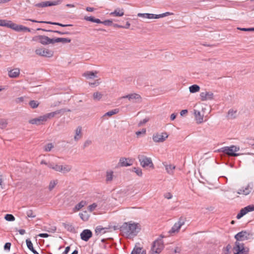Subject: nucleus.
Segmentation results:
<instances>
[{
	"label": "nucleus",
	"mask_w": 254,
	"mask_h": 254,
	"mask_svg": "<svg viewBox=\"0 0 254 254\" xmlns=\"http://www.w3.org/2000/svg\"><path fill=\"white\" fill-rule=\"evenodd\" d=\"M140 230L141 225L139 223L131 221L125 222L120 227L123 236L128 238L136 236Z\"/></svg>",
	"instance_id": "f257e3e1"
},
{
	"label": "nucleus",
	"mask_w": 254,
	"mask_h": 254,
	"mask_svg": "<svg viewBox=\"0 0 254 254\" xmlns=\"http://www.w3.org/2000/svg\"><path fill=\"white\" fill-rule=\"evenodd\" d=\"M250 233L246 231H242L235 236L237 241L235 242V246L234 250L235 251L234 254H248V249L247 250L244 247L243 243H240L238 241L247 240L249 238Z\"/></svg>",
	"instance_id": "f03ea898"
},
{
	"label": "nucleus",
	"mask_w": 254,
	"mask_h": 254,
	"mask_svg": "<svg viewBox=\"0 0 254 254\" xmlns=\"http://www.w3.org/2000/svg\"><path fill=\"white\" fill-rule=\"evenodd\" d=\"M240 150L239 146H237L232 145L230 146H225L222 147L217 150L218 152H223L225 154H226L229 156H238L239 155V153H237L236 152Z\"/></svg>",
	"instance_id": "7ed1b4c3"
},
{
	"label": "nucleus",
	"mask_w": 254,
	"mask_h": 254,
	"mask_svg": "<svg viewBox=\"0 0 254 254\" xmlns=\"http://www.w3.org/2000/svg\"><path fill=\"white\" fill-rule=\"evenodd\" d=\"M137 158L142 167L144 168L147 167L152 169L154 168V166L151 158L147 157L143 155H138Z\"/></svg>",
	"instance_id": "20e7f679"
},
{
	"label": "nucleus",
	"mask_w": 254,
	"mask_h": 254,
	"mask_svg": "<svg viewBox=\"0 0 254 254\" xmlns=\"http://www.w3.org/2000/svg\"><path fill=\"white\" fill-rule=\"evenodd\" d=\"M164 248L163 242L161 240H157L154 242L151 247V251L155 252V254H159Z\"/></svg>",
	"instance_id": "39448f33"
},
{
	"label": "nucleus",
	"mask_w": 254,
	"mask_h": 254,
	"mask_svg": "<svg viewBox=\"0 0 254 254\" xmlns=\"http://www.w3.org/2000/svg\"><path fill=\"white\" fill-rule=\"evenodd\" d=\"M35 53L38 56L48 58L53 57L54 54L52 51L42 48L36 49Z\"/></svg>",
	"instance_id": "423d86ee"
},
{
	"label": "nucleus",
	"mask_w": 254,
	"mask_h": 254,
	"mask_svg": "<svg viewBox=\"0 0 254 254\" xmlns=\"http://www.w3.org/2000/svg\"><path fill=\"white\" fill-rule=\"evenodd\" d=\"M186 221V218L184 217H181L179 221L175 223L174 226L172 227L171 230L170 231V233H175L178 232L182 226L184 225L185 222Z\"/></svg>",
	"instance_id": "0eeeda50"
},
{
	"label": "nucleus",
	"mask_w": 254,
	"mask_h": 254,
	"mask_svg": "<svg viewBox=\"0 0 254 254\" xmlns=\"http://www.w3.org/2000/svg\"><path fill=\"white\" fill-rule=\"evenodd\" d=\"M254 211V204L249 205L242 208L237 215V218L239 219L249 212Z\"/></svg>",
	"instance_id": "6e6552de"
},
{
	"label": "nucleus",
	"mask_w": 254,
	"mask_h": 254,
	"mask_svg": "<svg viewBox=\"0 0 254 254\" xmlns=\"http://www.w3.org/2000/svg\"><path fill=\"white\" fill-rule=\"evenodd\" d=\"M168 137V135L166 132H162V133H156L153 135L152 139L155 142H162Z\"/></svg>",
	"instance_id": "1a4fd4ad"
},
{
	"label": "nucleus",
	"mask_w": 254,
	"mask_h": 254,
	"mask_svg": "<svg viewBox=\"0 0 254 254\" xmlns=\"http://www.w3.org/2000/svg\"><path fill=\"white\" fill-rule=\"evenodd\" d=\"M254 188L253 183H249L246 187H243L241 189H239L238 191V194H242L244 195H248L253 190Z\"/></svg>",
	"instance_id": "9d476101"
},
{
	"label": "nucleus",
	"mask_w": 254,
	"mask_h": 254,
	"mask_svg": "<svg viewBox=\"0 0 254 254\" xmlns=\"http://www.w3.org/2000/svg\"><path fill=\"white\" fill-rule=\"evenodd\" d=\"M65 112H70V110L69 109H66L65 108L61 109L60 110H58L56 111L47 114L45 115V116L46 117V119L47 120L48 119L54 117L58 115H63Z\"/></svg>",
	"instance_id": "9b49d317"
},
{
	"label": "nucleus",
	"mask_w": 254,
	"mask_h": 254,
	"mask_svg": "<svg viewBox=\"0 0 254 254\" xmlns=\"http://www.w3.org/2000/svg\"><path fill=\"white\" fill-rule=\"evenodd\" d=\"M26 20L30 21L33 22H36V23H46V24H49L52 25H58L61 27H67V26H72V24H63L59 22H51V21H37L36 20L32 19H26Z\"/></svg>",
	"instance_id": "f8f14e48"
},
{
	"label": "nucleus",
	"mask_w": 254,
	"mask_h": 254,
	"mask_svg": "<svg viewBox=\"0 0 254 254\" xmlns=\"http://www.w3.org/2000/svg\"><path fill=\"white\" fill-rule=\"evenodd\" d=\"M122 98H127L129 101H132L134 103H140L141 102L140 95L136 93L128 94L123 96Z\"/></svg>",
	"instance_id": "ddd939ff"
},
{
	"label": "nucleus",
	"mask_w": 254,
	"mask_h": 254,
	"mask_svg": "<svg viewBox=\"0 0 254 254\" xmlns=\"http://www.w3.org/2000/svg\"><path fill=\"white\" fill-rule=\"evenodd\" d=\"M47 120L45 115L41 116L37 118L33 119L29 121V123L32 125H36L37 126L43 125L44 123L46 122Z\"/></svg>",
	"instance_id": "4468645a"
},
{
	"label": "nucleus",
	"mask_w": 254,
	"mask_h": 254,
	"mask_svg": "<svg viewBox=\"0 0 254 254\" xmlns=\"http://www.w3.org/2000/svg\"><path fill=\"white\" fill-rule=\"evenodd\" d=\"M200 99L202 101L213 99L214 95L211 92H202L200 94Z\"/></svg>",
	"instance_id": "2eb2a0df"
},
{
	"label": "nucleus",
	"mask_w": 254,
	"mask_h": 254,
	"mask_svg": "<svg viewBox=\"0 0 254 254\" xmlns=\"http://www.w3.org/2000/svg\"><path fill=\"white\" fill-rule=\"evenodd\" d=\"M92 236V232L89 229L84 230L80 234L81 239L84 241H88Z\"/></svg>",
	"instance_id": "dca6fc26"
},
{
	"label": "nucleus",
	"mask_w": 254,
	"mask_h": 254,
	"mask_svg": "<svg viewBox=\"0 0 254 254\" xmlns=\"http://www.w3.org/2000/svg\"><path fill=\"white\" fill-rule=\"evenodd\" d=\"M119 164L122 167L129 166L132 164V161L129 158L122 157L120 159Z\"/></svg>",
	"instance_id": "f3484780"
},
{
	"label": "nucleus",
	"mask_w": 254,
	"mask_h": 254,
	"mask_svg": "<svg viewBox=\"0 0 254 254\" xmlns=\"http://www.w3.org/2000/svg\"><path fill=\"white\" fill-rule=\"evenodd\" d=\"M193 112L197 123H202L203 122V115H201L200 112L196 110H194Z\"/></svg>",
	"instance_id": "a211bd4d"
},
{
	"label": "nucleus",
	"mask_w": 254,
	"mask_h": 254,
	"mask_svg": "<svg viewBox=\"0 0 254 254\" xmlns=\"http://www.w3.org/2000/svg\"><path fill=\"white\" fill-rule=\"evenodd\" d=\"M237 110H234L231 109L229 110L227 118L229 120H233L237 118Z\"/></svg>",
	"instance_id": "6ab92c4d"
},
{
	"label": "nucleus",
	"mask_w": 254,
	"mask_h": 254,
	"mask_svg": "<svg viewBox=\"0 0 254 254\" xmlns=\"http://www.w3.org/2000/svg\"><path fill=\"white\" fill-rule=\"evenodd\" d=\"M97 72L95 71H86L83 74V76L87 79H94L97 77Z\"/></svg>",
	"instance_id": "aec40b11"
},
{
	"label": "nucleus",
	"mask_w": 254,
	"mask_h": 254,
	"mask_svg": "<svg viewBox=\"0 0 254 254\" xmlns=\"http://www.w3.org/2000/svg\"><path fill=\"white\" fill-rule=\"evenodd\" d=\"M20 74L19 68H14L8 71V76L11 78L17 77Z\"/></svg>",
	"instance_id": "412c9836"
},
{
	"label": "nucleus",
	"mask_w": 254,
	"mask_h": 254,
	"mask_svg": "<svg viewBox=\"0 0 254 254\" xmlns=\"http://www.w3.org/2000/svg\"><path fill=\"white\" fill-rule=\"evenodd\" d=\"M38 38V40H39V42L44 45H46L49 44V37L44 35H39L37 36Z\"/></svg>",
	"instance_id": "4be33fe9"
},
{
	"label": "nucleus",
	"mask_w": 254,
	"mask_h": 254,
	"mask_svg": "<svg viewBox=\"0 0 254 254\" xmlns=\"http://www.w3.org/2000/svg\"><path fill=\"white\" fill-rule=\"evenodd\" d=\"M82 127L80 126L78 127L75 130V135H74V139L75 141H77L82 137L81 133Z\"/></svg>",
	"instance_id": "5701e85b"
},
{
	"label": "nucleus",
	"mask_w": 254,
	"mask_h": 254,
	"mask_svg": "<svg viewBox=\"0 0 254 254\" xmlns=\"http://www.w3.org/2000/svg\"><path fill=\"white\" fill-rule=\"evenodd\" d=\"M110 15L114 16H122L124 15V9L117 8L110 13Z\"/></svg>",
	"instance_id": "b1692460"
},
{
	"label": "nucleus",
	"mask_w": 254,
	"mask_h": 254,
	"mask_svg": "<svg viewBox=\"0 0 254 254\" xmlns=\"http://www.w3.org/2000/svg\"><path fill=\"white\" fill-rule=\"evenodd\" d=\"M26 245L28 248L34 254H39V253L34 249L33 244L29 239L26 240Z\"/></svg>",
	"instance_id": "393cba45"
},
{
	"label": "nucleus",
	"mask_w": 254,
	"mask_h": 254,
	"mask_svg": "<svg viewBox=\"0 0 254 254\" xmlns=\"http://www.w3.org/2000/svg\"><path fill=\"white\" fill-rule=\"evenodd\" d=\"M61 3V0H58L55 1H44V7L47 6H51L53 5H57Z\"/></svg>",
	"instance_id": "a878e982"
},
{
	"label": "nucleus",
	"mask_w": 254,
	"mask_h": 254,
	"mask_svg": "<svg viewBox=\"0 0 254 254\" xmlns=\"http://www.w3.org/2000/svg\"><path fill=\"white\" fill-rule=\"evenodd\" d=\"M48 167L51 168L57 172H60L62 169V165H59L58 164L54 163L48 164Z\"/></svg>",
	"instance_id": "bb28decb"
},
{
	"label": "nucleus",
	"mask_w": 254,
	"mask_h": 254,
	"mask_svg": "<svg viewBox=\"0 0 254 254\" xmlns=\"http://www.w3.org/2000/svg\"><path fill=\"white\" fill-rule=\"evenodd\" d=\"M84 19H85L86 21H90L96 23H101V21L98 18H95L93 16H85L84 18Z\"/></svg>",
	"instance_id": "cd10ccee"
},
{
	"label": "nucleus",
	"mask_w": 254,
	"mask_h": 254,
	"mask_svg": "<svg viewBox=\"0 0 254 254\" xmlns=\"http://www.w3.org/2000/svg\"><path fill=\"white\" fill-rule=\"evenodd\" d=\"M131 254H146V251L141 248H135L131 252Z\"/></svg>",
	"instance_id": "c85d7f7f"
},
{
	"label": "nucleus",
	"mask_w": 254,
	"mask_h": 254,
	"mask_svg": "<svg viewBox=\"0 0 254 254\" xmlns=\"http://www.w3.org/2000/svg\"><path fill=\"white\" fill-rule=\"evenodd\" d=\"M63 226L70 232H74L75 231L74 227L69 223H63Z\"/></svg>",
	"instance_id": "c756f323"
},
{
	"label": "nucleus",
	"mask_w": 254,
	"mask_h": 254,
	"mask_svg": "<svg viewBox=\"0 0 254 254\" xmlns=\"http://www.w3.org/2000/svg\"><path fill=\"white\" fill-rule=\"evenodd\" d=\"M22 27L23 25H18L14 23V24H12V25L10 26V28L17 31V32H21L22 31Z\"/></svg>",
	"instance_id": "7c9ffc66"
},
{
	"label": "nucleus",
	"mask_w": 254,
	"mask_h": 254,
	"mask_svg": "<svg viewBox=\"0 0 254 254\" xmlns=\"http://www.w3.org/2000/svg\"><path fill=\"white\" fill-rule=\"evenodd\" d=\"M200 90V87L196 84H193L189 87V90L190 93H194L198 92Z\"/></svg>",
	"instance_id": "2f4dec72"
},
{
	"label": "nucleus",
	"mask_w": 254,
	"mask_h": 254,
	"mask_svg": "<svg viewBox=\"0 0 254 254\" xmlns=\"http://www.w3.org/2000/svg\"><path fill=\"white\" fill-rule=\"evenodd\" d=\"M36 30L37 31H46V32L56 33L61 35H64V32H62V31H58V30H50V29H43V28H38Z\"/></svg>",
	"instance_id": "473e14b6"
},
{
	"label": "nucleus",
	"mask_w": 254,
	"mask_h": 254,
	"mask_svg": "<svg viewBox=\"0 0 254 254\" xmlns=\"http://www.w3.org/2000/svg\"><path fill=\"white\" fill-rule=\"evenodd\" d=\"M43 230L49 233H54L57 230L56 226H46L44 227Z\"/></svg>",
	"instance_id": "72a5a7b5"
},
{
	"label": "nucleus",
	"mask_w": 254,
	"mask_h": 254,
	"mask_svg": "<svg viewBox=\"0 0 254 254\" xmlns=\"http://www.w3.org/2000/svg\"><path fill=\"white\" fill-rule=\"evenodd\" d=\"M55 41H57V43L62 42L65 44L70 43L71 40L68 38H57Z\"/></svg>",
	"instance_id": "f704fd0d"
},
{
	"label": "nucleus",
	"mask_w": 254,
	"mask_h": 254,
	"mask_svg": "<svg viewBox=\"0 0 254 254\" xmlns=\"http://www.w3.org/2000/svg\"><path fill=\"white\" fill-rule=\"evenodd\" d=\"M86 204V201H80L79 203H78V204H77L74 208V211H78L80 209H81Z\"/></svg>",
	"instance_id": "c9c22d12"
},
{
	"label": "nucleus",
	"mask_w": 254,
	"mask_h": 254,
	"mask_svg": "<svg viewBox=\"0 0 254 254\" xmlns=\"http://www.w3.org/2000/svg\"><path fill=\"white\" fill-rule=\"evenodd\" d=\"M165 168L167 172L170 174H172L173 173V170L175 169V166L173 165H165Z\"/></svg>",
	"instance_id": "e433bc0d"
},
{
	"label": "nucleus",
	"mask_w": 254,
	"mask_h": 254,
	"mask_svg": "<svg viewBox=\"0 0 254 254\" xmlns=\"http://www.w3.org/2000/svg\"><path fill=\"white\" fill-rule=\"evenodd\" d=\"M71 167L69 165H65L64 166L62 165V169L60 172L65 173L69 172L71 170Z\"/></svg>",
	"instance_id": "4c0bfd02"
},
{
	"label": "nucleus",
	"mask_w": 254,
	"mask_h": 254,
	"mask_svg": "<svg viewBox=\"0 0 254 254\" xmlns=\"http://www.w3.org/2000/svg\"><path fill=\"white\" fill-rule=\"evenodd\" d=\"M103 94L99 92H94L93 95V99L99 101L102 97Z\"/></svg>",
	"instance_id": "58836bf2"
},
{
	"label": "nucleus",
	"mask_w": 254,
	"mask_h": 254,
	"mask_svg": "<svg viewBox=\"0 0 254 254\" xmlns=\"http://www.w3.org/2000/svg\"><path fill=\"white\" fill-rule=\"evenodd\" d=\"M29 104L32 108L35 109L38 107L39 103L37 101L31 100L29 102Z\"/></svg>",
	"instance_id": "ea45409f"
},
{
	"label": "nucleus",
	"mask_w": 254,
	"mask_h": 254,
	"mask_svg": "<svg viewBox=\"0 0 254 254\" xmlns=\"http://www.w3.org/2000/svg\"><path fill=\"white\" fill-rule=\"evenodd\" d=\"M113 172L112 171H107L106 172V181L109 182L113 180Z\"/></svg>",
	"instance_id": "a19ab883"
},
{
	"label": "nucleus",
	"mask_w": 254,
	"mask_h": 254,
	"mask_svg": "<svg viewBox=\"0 0 254 254\" xmlns=\"http://www.w3.org/2000/svg\"><path fill=\"white\" fill-rule=\"evenodd\" d=\"M108 229V228H103L101 226H99L96 227V228L95 229V233L97 234H98L99 233L104 234L106 232V231H103L105 229Z\"/></svg>",
	"instance_id": "79ce46f5"
},
{
	"label": "nucleus",
	"mask_w": 254,
	"mask_h": 254,
	"mask_svg": "<svg viewBox=\"0 0 254 254\" xmlns=\"http://www.w3.org/2000/svg\"><path fill=\"white\" fill-rule=\"evenodd\" d=\"M58 180L51 181L49 185V190L51 191L58 184Z\"/></svg>",
	"instance_id": "37998d69"
},
{
	"label": "nucleus",
	"mask_w": 254,
	"mask_h": 254,
	"mask_svg": "<svg viewBox=\"0 0 254 254\" xmlns=\"http://www.w3.org/2000/svg\"><path fill=\"white\" fill-rule=\"evenodd\" d=\"M7 121L5 119L0 120V128L1 129L5 128L7 125Z\"/></svg>",
	"instance_id": "c03bdc74"
},
{
	"label": "nucleus",
	"mask_w": 254,
	"mask_h": 254,
	"mask_svg": "<svg viewBox=\"0 0 254 254\" xmlns=\"http://www.w3.org/2000/svg\"><path fill=\"white\" fill-rule=\"evenodd\" d=\"M79 215L81 219L83 221H87L89 218V216L86 211L79 213Z\"/></svg>",
	"instance_id": "a18cd8bd"
},
{
	"label": "nucleus",
	"mask_w": 254,
	"mask_h": 254,
	"mask_svg": "<svg viewBox=\"0 0 254 254\" xmlns=\"http://www.w3.org/2000/svg\"><path fill=\"white\" fill-rule=\"evenodd\" d=\"M4 219L8 221H13L15 220L14 216L10 214H7L4 216Z\"/></svg>",
	"instance_id": "49530a36"
},
{
	"label": "nucleus",
	"mask_w": 254,
	"mask_h": 254,
	"mask_svg": "<svg viewBox=\"0 0 254 254\" xmlns=\"http://www.w3.org/2000/svg\"><path fill=\"white\" fill-rule=\"evenodd\" d=\"M119 112V110L116 109H114V110H111L110 111H109L108 112H107L105 115H104V116H112L115 114H117Z\"/></svg>",
	"instance_id": "de8ad7c7"
},
{
	"label": "nucleus",
	"mask_w": 254,
	"mask_h": 254,
	"mask_svg": "<svg viewBox=\"0 0 254 254\" xmlns=\"http://www.w3.org/2000/svg\"><path fill=\"white\" fill-rule=\"evenodd\" d=\"M132 171L135 172L138 176L141 177L142 175V170L139 168L134 167L132 169Z\"/></svg>",
	"instance_id": "09e8293b"
},
{
	"label": "nucleus",
	"mask_w": 254,
	"mask_h": 254,
	"mask_svg": "<svg viewBox=\"0 0 254 254\" xmlns=\"http://www.w3.org/2000/svg\"><path fill=\"white\" fill-rule=\"evenodd\" d=\"M26 215L28 217L35 218L36 215L33 212L32 210L29 209L26 211Z\"/></svg>",
	"instance_id": "8fccbe9b"
},
{
	"label": "nucleus",
	"mask_w": 254,
	"mask_h": 254,
	"mask_svg": "<svg viewBox=\"0 0 254 254\" xmlns=\"http://www.w3.org/2000/svg\"><path fill=\"white\" fill-rule=\"evenodd\" d=\"M54 147L52 143H48L45 146V150L47 152H49Z\"/></svg>",
	"instance_id": "3c124183"
},
{
	"label": "nucleus",
	"mask_w": 254,
	"mask_h": 254,
	"mask_svg": "<svg viewBox=\"0 0 254 254\" xmlns=\"http://www.w3.org/2000/svg\"><path fill=\"white\" fill-rule=\"evenodd\" d=\"M101 23H102V24H104L105 25L111 26L112 24V20H106L104 21H101Z\"/></svg>",
	"instance_id": "603ef678"
},
{
	"label": "nucleus",
	"mask_w": 254,
	"mask_h": 254,
	"mask_svg": "<svg viewBox=\"0 0 254 254\" xmlns=\"http://www.w3.org/2000/svg\"><path fill=\"white\" fill-rule=\"evenodd\" d=\"M92 143V141L90 140H86L83 145V148L84 149L85 148L88 147Z\"/></svg>",
	"instance_id": "864d4df0"
},
{
	"label": "nucleus",
	"mask_w": 254,
	"mask_h": 254,
	"mask_svg": "<svg viewBox=\"0 0 254 254\" xmlns=\"http://www.w3.org/2000/svg\"><path fill=\"white\" fill-rule=\"evenodd\" d=\"M137 16L139 17H142L143 18H148V13H138L137 14Z\"/></svg>",
	"instance_id": "5fc2aeb1"
},
{
	"label": "nucleus",
	"mask_w": 254,
	"mask_h": 254,
	"mask_svg": "<svg viewBox=\"0 0 254 254\" xmlns=\"http://www.w3.org/2000/svg\"><path fill=\"white\" fill-rule=\"evenodd\" d=\"M97 207V204L96 203H93L92 204L89 205L88 206V210L92 212L93 211L95 208Z\"/></svg>",
	"instance_id": "6e6d98bb"
},
{
	"label": "nucleus",
	"mask_w": 254,
	"mask_h": 254,
	"mask_svg": "<svg viewBox=\"0 0 254 254\" xmlns=\"http://www.w3.org/2000/svg\"><path fill=\"white\" fill-rule=\"evenodd\" d=\"M11 247V243L7 242L6 243L4 246V249L5 250L9 251Z\"/></svg>",
	"instance_id": "4d7b16f0"
},
{
	"label": "nucleus",
	"mask_w": 254,
	"mask_h": 254,
	"mask_svg": "<svg viewBox=\"0 0 254 254\" xmlns=\"http://www.w3.org/2000/svg\"><path fill=\"white\" fill-rule=\"evenodd\" d=\"M24 97H18L15 99V102L16 103H20L21 102H24Z\"/></svg>",
	"instance_id": "13d9d810"
},
{
	"label": "nucleus",
	"mask_w": 254,
	"mask_h": 254,
	"mask_svg": "<svg viewBox=\"0 0 254 254\" xmlns=\"http://www.w3.org/2000/svg\"><path fill=\"white\" fill-rule=\"evenodd\" d=\"M14 23H13L11 21H8L5 20V25L7 26H4V27H6L8 28H10V26L12 25V24H14Z\"/></svg>",
	"instance_id": "bf43d9fd"
},
{
	"label": "nucleus",
	"mask_w": 254,
	"mask_h": 254,
	"mask_svg": "<svg viewBox=\"0 0 254 254\" xmlns=\"http://www.w3.org/2000/svg\"><path fill=\"white\" fill-rule=\"evenodd\" d=\"M238 29L243 31H253L252 28H238Z\"/></svg>",
	"instance_id": "052dcab7"
},
{
	"label": "nucleus",
	"mask_w": 254,
	"mask_h": 254,
	"mask_svg": "<svg viewBox=\"0 0 254 254\" xmlns=\"http://www.w3.org/2000/svg\"><path fill=\"white\" fill-rule=\"evenodd\" d=\"M38 236L41 238H47L49 236V235L47 233H41L39 234Z\"/></svg>",
	"instance_id": "680f3d73"
},
{
	"label": "nucleus",
	"mask_w": 254,
	"mask_h": 254,
	"mask_svg": "<svg viewBox=\"0 0 254 254\" xmlns=\"http://www.w3.org/2000/svg\"><path fill=\"white\" fill-rule=\"evenodd\" d=\"M55 40H56V38L51 39V38H49V44H53L55 43H57V41H56Z\"/></svg>",
	"instance_id": "e2e57ef3"
},
{
	"label": "nucleus",
	"mask_w": 254,
	"mask_h": 254,
	"mask_svg": "<svg viewBox=\"0 0 254 254\" xmlns=\"http://www.w3.org/2000/svg\"><path fill=\"white\" fill-rule=\"evenodd\" d=\"M35 6L37 7H44V1L36 3Z\"/></svg>",
	"instance_id": "0e129e2a"
},
{
	"label": "nucleus",
	"mask_w": 254,
	"mask_h": 254,
	"mask_svg": "<svg viewBox=\"0 0 254 254\" xmlns=\"http://www.w3.org/2000/svg\"><path fill=\"white\" fill-rule=\"evenodd\" d=\"M156 15H157V14L148 13V19H153V18L157 19L156 17Z\"/></svg>",
	"instance_id": "69168bd1"
},
{
	"label": "nucleus",
	"mask_w": 254,
	"mask_h": 254,
	"mask_svg": "<svg viewBox=\"0 0 254 254\" xmlns=\"http://www.w3.org/2000/svg\"><path fill=\"white\" fill-rule=\"evenodd\" d=\"M165 197L167 199H170L172 197V195L171 193L168 192L165 194Z\"/></svg>",
	"instance_id": "338daca9"
},
{
	"label": "nucleus",
	"mask_w": 254,
	"mask_h": 254,
	"mask_svg": "<svg viewBox=\"0 0 254 254\" xmlns=\"http://www.w3.org/2000/svg\"><path fill=\"white\" fill-rule=\"evenodd\" d=\"M148 121V120L147 119H143L142 121H141L139 123V126H141L143 124H145L146 123H147V122Z\"/></svg>",
	"instance_id": "774afa93"
}]
</instances>
